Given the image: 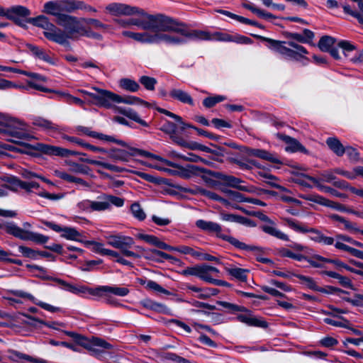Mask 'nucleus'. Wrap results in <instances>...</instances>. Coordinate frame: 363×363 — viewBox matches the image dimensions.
Returning <instances> with one entry per match:
<instances>
[{"instance_id":"a878e982","label":"nucleus","mask_w":363,"mask_h":363,"mask_svg":"<svg viewBox=\"0 0 363 363\" xmlns=\"http://www.w3.org/2000/svg\"><path fill=\"white\" fill-rule=\"evenodd\" d=\"M238 320L249 326L267 328L268 323L263 318H257L251 314H240L237 317Z\"/></svg>"},{"instance_id":"052dcab7","label":"nucleus","mask_w":363,"mask_h":363,"mask_svg":"<svg viewBox=\"0 0 363 363\" xmlns=\"http://www.w3.org/2000/svg\"><path fill=\"white\" fill-rule=\"evenodd\" d=\"M146 288L147 289L152 290V291H157V292H159L161 294H164L166 295L170 294V292L169 291L164 289L160 284H158L157 282L152 281V280H148L146 282Z\"/></svg>"},{"instance_id":"1a4fd4ad","label":"nucleus","mask_w":363,"mask_h":363,"mask_svg":"<svg viewBox=\"0 0 363 363\" xmlns=\"http://www.w3.org/2000/svg\"><path fill=\"white\" fill-rule=\"evenodd\" d=\"M108 245L113 247L119 249L121 253L125 257H138L139 255L133 253L130 249L135 244L133 238L121 234L109 235L106 236Z\"/></svg>"},{"instance_id":"4d7b16f0","label":"nucleus","mask_w":363,"mask_h":363,"mask_svg":"<svg viewBox=\"0 0 363 363\" xmlns=\"http://www.w3.org/2000/svg\"><path fill=\"white\" fill-rule=\"evenodd\" d=\"M108 209V203L104 195L100 201H92V211H101Z\"/></svg>"},{"instance_id":"2eb2a0df","label":"nucleus","mask_w":363,"mask_h":363,"mask_svg":"<svg viewBox=\"0 0 363 363\" xmlns=\"http://www.w3.org/2000/svg\"><path fill=\"white\" fill-rule=\"evenodd\" d=\"M43 223L52 230L57 233H61V236L67 240L84 242L82 235L74 228L61 227L60 225L50 221H43Z\"/></svg>"},{"instance_id":"4c0bfd02","label":"nucleus","mask_w":363,"mask_h":363,"mask_svg":"<svg viewBox=\"0 0 363 363\" xmlns=\"http://www.w3.org/2000/svg\"><path fill=\"white\" fill-rule=\"evenodd\" d=\"M80 160L82 162H86L90 164L102 167L105 169H109L112 172H117V173H121V172H123V170H124V169L122 167H118V166H116V165L107 163V162H104L102 161H99V160H91V159H88V158H85V157L80 158Z\"/></svg>"},{"instance_id":"c756f323","label":"nucleus","mask_w":363,"mask_h":363,"mask_svg":"<svg viewBox=\"0 0 363 363\" xmlns=\"http://www.w3.org/2000/svg\"><path fill=\"white\" fill-rule=\"evenodd\" d=\"M305 177L311 182L314 186H315L319 190L331 194L332 196H334L335 197L341 198V199H346L347 196L346 194L340 193L335 190V189H333L330 186L323 185L322 183L320 182V181L318 179V178L311 177L306 175Z\"/></svg>"},{"instance_id":"ddd939ff","label":"nucleus","mask_w":363,"mask_h":363,"mask_svg":"<svg viewBox=\"0 0 363 363\" xmlns=\"http://www.w3.org/2000/svg\"><path fill=\"white\" fill-rule=\"evenodd\" d=\"M249 214L257 217L262 221L269 223L268 225H263L261 226L262 230L265 233L281 240L288 241L289 240V236L284 233L281 232L278 228H277L275 227L274 223L265 214L262 213L260 211L253 212Z\"/></svg>"},{"instance_id":"393cba45","label":"nucleus","mask_w":363,"mask_h":363,"mask_svg":"<svg viewBox=\"0 0 363 363\" xmlns=\"http://www.w3.org/2000/svg\"><path fill=\"white\" fill-rule=\"evenodd\" d=\"M30 14V11L24 6H13L11 9L5 11L2 7V13L0 16H5L9 19L13 20L15 22H18L17 16L26 17Z\"/></svg>"},{"instance_id":"9d476101","label":"nucleus","mask_w":363,"mask_h":363,"mask_svg":"<svg viewBox=\"0 0 363 363\" xmlns=\"http://www.w3.org/2000/svg\"><path fill=\"white\" fill-rule=\"evenodd\" d=\"M32 148L34 150L40 152L43 154L50 156H60L62 157H67L71 155H86L85 153L70 150L69 149L50 145L42 143H38L34 145Z\"/></svg>"},{"instance_id":"c03bdc74","label":"nucleus","mask_w":363,"mask_h":363,"mask_svg":"<svg viewBox=\"0 0 363 363\" xmlns=\"http://www.w3.org/2000/svg\"><path fill=\"white\" fill-rule=\"evenodd\" d=\"M231 162L233 164H237L241 169L244 170H250L253 167H259V165L256 162L255 160H250V159H237L233 158Z\"/></svg>"},{"instance_id":"4468645a","label":"nucleus","mask_w":363,"mask_h":363,"mask_svg":"<svg viewBox=\"0 0 363 363\" xmlns=\"http://www.w3.org/2000/svg\"><path fill=\"white\" fill-rule=\"evenodd\" d=\"M282 219L284 223L294 231L301 233H310V239L315 242H320L323 233L318 230L308 228L303 223L290 218H283Z\"/></svg>"},{"instance_id":"cd10ccee","label":"nucleus","mask_w":363,"mask_h":363,"mask_svg":"<svg viewBox=\"0 0 363 363\" xmlns=\"http://www.w3.org/2000/svg\"><path fill=\"white\" fill-rule=\"evenodd\" d=\"M43 12L55 16L56 18V23L60 21L61 16L65 15V13H62L60 1H50L46 2L43 6Z\"/></svg>"},{"instance_id":"a19ab883","label":"nucleus","mask_w":363,"mask_h":363,"mask_svg":"<svg viewBox=\"0 0 363 363\" xmlns=\"http://www.w3.org/2000/svg\"><path fill=\"white\" fill-rule=\"evenodd\" d=\"M55 281L61 286L62 289L64 290H66L67 291H69L71 293L77 294L79 293H84L86 291L88 292L89 288L81 286L78 287L77 286L72 285L69 283L66 282L65 281L60 279H55Z\"/></svg>"},{"instance_id":"9b49d317","label":"nucleus","mask_w":363,"mask_h":363,"mask_svg":"<svg viewBox=\"0 0 363 363\" xmlns=\"http://www.w3.org/2000/svg\"><path fill=\"white\" fill-rule=\"evenodd\" d=\"M81 345L91 352V354L99 357L104 353V350H110L112 345L107 342L106 340L99 338L92 337L90 340H86L81 337Z\"/></svg>"},{"instance_id":"bb28decb","label":"nucleus","mask_w":363,"mask_h":363,"mask_svg":"<svg viewBox=\"0 0 363 363\" xmlns=\"http://www.w3.org/2000/svg\"><path fill=\"white\" fill-rule=\"evenodd\" d=\"M220 271L216 267L203 264L199 265L198 277L208 283H211L213 280V275L217 276Z\"/></svg>"},{"instance_id":"7ed1b4c3","label":"nucleus","mask_w":363,"mask_h":363,"mask_svg":"<svg viewBox=\"0 0 363 363\" xmlns=\"http://www.w3.org/2000/svg\"><path fill=\"white\" fill-rule=\"evenodd\" d=\"M83 18H79L68 14L61 16L57 24L65 28V30H62L65 40L62 43H57L65 45L68 44L69 39L77 40L81 36H90L89 30L84 26V21H83Z\"/></svg>"},{"instance_id":"5701e85b","label":"nucleus","mask_w":363,"mask_h":363,"mask_svg":"<svg viewBox=\"0 0 363 363\" xmlns=\"http://www.w3.org/2000/svg\"><path fill=\"white\" fill-rule=\"evenodd\" d=\"M5 187L13 191H16L19 189H22L29 192L32 189H38L40 185L35 182H23L18 179L13 178L5 186Z\"/></svg>"},{"instance_id":"0e129e2a","label":"nucleus","mask_w":363,"mask_h":363,"mask_svg":"<svg viewBox=\"0 0 363 363\" xmlns=\"http://www.w3.org/2000/svg\"><path fill=\"white\" fill-rule=\"evenodd\" d=\"M83 243H84L85 245L86 246L92 245V250L94 252H97L101 255H104L106 248L104 247V245L102 243L97 242L95 241H84Z\"/></svg>"},{"instance_id":"aec40b11","label":"nucleus","mask_w":363,"mask_h":363,"mask_svg":"<svg viewBox=\"0 0 363 363\" xmlns=\"http://www.w3.org/2000/svg\"><path fill=\"white\" fill-rule=\"evenodd\" d=\"M277 137L286 144L285 147L286 151L308 153V150L296 139L282 133H277Z\"/></svg>"},{"instance_id":"4be33fe9","label":"nucleus","mask_w":363,"mask_h":363,"mask_svg":"<svg viewBox=\"0 0 363 363\" xmlns=\"http://www.w3.org/2000/svg\"><path fill=\"white\" fill-rule=\"evenodd\" d=\"M168 94L172 99L182 104H187L190 106H195V101L191 94L182 89L172 88Z\"/></svg>"},{"instance_id":"e433bc0d","label":"nucleus","mask_w":363,"mask_h":363,"mask_svg":"<svg viewBox=\"0 0 363 363\" xmlns=\"http://www.w3.org/2000/svg\"><path fill=\"white\" fill-rule=\"evenodd\" d=\"M6 231L7 233L18 238L22 240H27L28 235V230L23 229L16 224L9 223L6 226Z\"/></svg>"},{"instance_id":"f257e3e1","label":"nucleus","mask_w":363,"mask_h":363,"mask_svg":"<svg viewBox=\"0 0 363 363\" xmlns=\"http://www.w3.org/2000/svg\"><path fill=\"white\" fill-rule=\"evenodd\" d=\"M122 35L130 38L138 42L148 44H160L164 43L169 45L184 44L185 40L178 36L164 32H150L144 31L141 33H134L131 31H123Z\"/></svg>"},{"instance_id":"6e6552de","label":"nucleus","mask_w":363,"mask_h":363,"mask_svg":"<svg viewBox=\"0 0 363 363\" xmlns=\"http://www.w3.org/2000/svg\"><path fill=\"white\" fill-rule=\"evenodd\" d=\"M33 23L44 29L45 37L55 43H62L65 40L62 30L51 23L48 18L45 16H39L32 18Z\"/></svg>"},{"instance_id":"79ce46f5","label":"nucleus","mask_w":363,"mask_h":363,"mask_svg":"<svg viewBox=\"0 0 363 363\" xmlns=\"http://www.w3.org/2000/svg\"><path fill=\"white\" fill-rule=\"evenodd\" d=\"M143 306L145 308H148L157 312L160 313H167L168 311V308L160 303H157L150 299H145L141 302Z\"/></svg>"},{"instance_id":"2f4dec72","label":"nucleus","mask_w":363,"mask_h":363,"mask_svg":"<svg viewBox=\"0 0 363 363\" xmlns=\"http://www.w3.org/2000/svg\"><path fill=\"white\" fill-rule=\"evenodd\" d=\"M15 294L19 297L26 298L30 300L33 303L39 306L40 307H41L42 308H43L44 310H46L48 311L54 313V312L59 311L60 310V308L58 307H55V306H53L47 303H45V302H43L40 301H38L33 296H32L31 294H30L28 293L22 291H18L15 293Z\"/></svg>"},{"instance_id":"58836bf2","label":"nucleus","mask_w":363,"mask_h":363,"mask_svg":"<svg viewBox=\"0 0 363 363\" xmlns=\"http://www.w3.org/2000/svg\"><path fill=\"white\" fill-rule=\"evenodd\" d=\"M145 258L157 262H162L164 259H171L172 256L162 251H160L155 249H150L145 254Z\"/></svg>"},{"instance_id":"e2e57ef3","label":"nucleus","mask_w":363,"mask_h":363,"mask_svg":"<svg viewBox=\"0 0 363 363\" xmlns=\"http://www.w3.org/2000/svg\"><path fill=\"white\" fill-rule=\"evenodd\" d=\"M320 177L318 179L320 181V183L321 182L331 183L333 182V181L335 180L336 179L333 169L323 171L320 172Z\"/></svg>"},{"instance_id":"338daca9","label":"nucleus","mask_w":363,"mask_h":363,"mask_svg":"<svg viewBox=\"0 0 363 363\" xmlns=\"http://www.w3.org/2000/svg\"><path fill=\"white\" fill-rule=\"evenodd\" d=\"M106 200L108 203V208L111 207V205H114L117 207H121L124 204V201L123 199L120 197H117L111 195H106Z\"/></svg>"},{"instance_id":"6ab92c4d","label":"nucleus","mask_w":363,"mask_h":363,"mask_svg":"<svg viewBox=\"0 0 363 363\" xmlns=\"http://www.w3.org/2000/svg\"><path fill=\"white\" fill-rule=\"evenodd\" d=\"M77 130L79 132L94 138H96L107 142L114 143L123 147L126 146V143L124 141L116 139L113 136L111 135H108L103 133H97L96 131L91 130V129L88 127L78 126L77 128Z\"/></svg>"},{"instance_id":"bf43d9fd","label":"nucleus","mask_w":363,"mask_h":363,"mask_svg":"<svg viewBox=\"0 0 363 363\" xmlns=\"http://www.w3.org/2000/svg\"><path fill=\"white\" fill-rule=\"evenodd\" d=\"M130 211L133 216L140 220H144L146 217L145 212L138 203H134L131 205Z\"/></svg>"},{"instance_id":"412c9836","label":"nucleus","mask_w":363,"mask_h":363,"mask_svg":"<svg viewBox=\"0 0 363 363\" xmlns=\"http://www.w3.org/2000/svg\"><path fill=\"white\" fill-rule=\"evenodd\" d=\"M92 89L96 91V94L89 92L84 89H79L77 91L92 98L96 101V105L106 108L108 91L96 86H93Z\"/></svg>"},{"instance_id":"49530a36","label":"nucleus","mask_w":363,"mask_h":363,"mask_svg":"<svg viewBox=\"0 0 363 363\" xmlns=\"http://www.w3.org/2000/svg\"><path fill=\"white\" fill-rule=\"evenodd\" d=\"M119 85L122 89L131 92H135L140 89L139 84L135 81L128 78L121 79Z\"/></svg>"},{"instance_id":"6e6d98bb","label":"nucleus","mask_w":363,"mask_h":363,"mask_svg":"<svg viewBox=\"0 0 363 363\" xmlns=\"http://www.w3.org/2000/svg\"><path fill=\"white\" fill-rule=\"evenodd\" d=\"M18 251L23 257L27 258L35 259L38 256V251L24 245L18 246Z\"/></svg>"},{"instance_id":"ea45409f","label":"nucleus","mask_w":363,"mask_h":363,"mask_svg":"<svg viewBox=\"0 0 363 363\" xmlns=\"http://www.w3.org/2000/svg\"><path fill=\"white\" fill-rule=\"evenodd\" d=\"M326 144L329 148L337 156H342L344 153H345L344 146L337 138H328L326 140Z\"/></svg>"},{"instance_id":"864d4df0","label":"nucleus","mask_w":363,"mask_h":363,"mask_svg":"<svg viewBox=\"0 0 363 363\" xmlns=\"http://www.w3.org/2000/svg\"><path fill=\"white\" fill-rule=\"evenodd\" d=\"M123 115L126 117L129 118L130 119L138 123L144 127H147L148 123L145 121L144 120L141 119L137 112L133 111L131 108H128L127 111H123Z\"/></svg>"},{"instance_id":"7c9ffc66","label":"nucleus","mask_w":363,"mask_h":363,"mask_svg":"<svg viewBox=\"0 0 363 363\" xmlns=\"http://www.w3.org/2000/svg\"><path fill=\"white\" fill-rule=\"evenodd\" d=\"M164 133L170 135L171 139L178 145H184V140L177 135V125L170 121H166L160 128Z\"/></svg>"},{"instance_id":"39448f33","label":"nucleus","mask_w":363,"mask_h":363,"mask_svg":"<svg viewBox=\"0 0 363 363\" xmlns=\"http://www.w3.org/2000/svg\"><path fill=\"white\" fill-rule=\"evenodd\" d=\"M196 226L200 228L202 230L208 232V233H215L216 235L221 238L223 240L228 242L230 244L233 245L238 249L246 250V251H255L259 248L258 247L254 245H249L242 242H240L237 238H233L229 235H224L221 234V226L217 223L212 221H207L202 219L198 220L196 222Z\"/></svg>"},{"instance_id":"c85d7f7f","label":"nucleus","mask_w":363,"mask_h":363,"mask_svg":"<svg viewBox=\"0 0 363 363\" xmlns=\"http://www.w3.org/2000/svg\"><path fill=\"white\" fill-rule=\"evenodd\" d=\"M247 153L249 155L255 156L273 163H281V161L277 155L266 151L264 150L248 148L247 150Z\"/></svg>"},{"instance_id":"f03ea898","label":"nucleus","mask_w":363,"mask_h":363,"mask_svg":"<svg viewBox=\"0 0 363 363\" xmlns=\"http://www.w3.org/2000/svg\"><path fill=\"white\" fill-rule=\"evenodd\" d=\"M143 17L142 19L130 18L128 23L130 26H136L144 31L150 32H164L167 33L169 23V16L164 14L151 15L147 13L143 10V13H135Z\"/></svg>"},{"instance_id":"680f3d73","label":"nucleus","mask_w":363,"mask_h":363,"mask_svg":"<svg viewBox=\"0 0 363 363\" xmlns=\"http://www.w3.org/2000/svg\"><path fill=\"white\" fill-rule=\"evenodd\" d=\"M217 303L219 306H221L232 312L245 311H246V308L243 306H240L233 304V303L226 302V301H217Z\"/></svg>"},{"instance_id":"37998d69","label":"nucleus","mask_w":363,"mask_h":363,"mask_svg":"<svg viewBox=\"0 0 363 363\" xmlns=\"http://www.w3.org/2000/svg\"><path fill=\"white\" fill-rule=\"evenodd\" d=\"M28 48L30 52H32V53L39 59L50 64L53 63L52 57L44 50L30 44L28 45Z\"/></svg>"},{"instance_id":"a211bd4d","label":"nucleus","mask_w":363,"mask_h":363,"mask_svg":"<svg viewBox=\"0 0 363 363\" xmlns=\"http://www.w3.org/2000/svg\"><path fill=\"white\" fill-rule=\"evenodd\" d=\"M114 103H123L127 104H139L144 105L147 107L150 106V104L147 101H145L142 99H140L138 97L136 96H127V97H122L112 91H108V97H107V106H106V108H111L113 107V104Z\"/></svg>"},{"instance_id":"de8ad7c7","label":"nucleus","mask_w":363,"mask_h":363,"mask_svg":"<svg viewBox=\"0 0 363 363\" xmlns=\"http://www.w3.org/2000/svg\"><path fill=\"white\" fill-rule=\"evenodd\" d=\"M335 39L328 35L323 36L318 42V48L323 52L329 51L334 45Z\"/></svg>"},{"instance_id":"f3484780","label":"nucleus","mask_w":363,"mask_h":363,"mask_svg":"<svg viewBox=\"0 0 363 363\" xmlns=\"http://www.w3.org/2000/svg\"><path fill=\"white\" fill-rule=\"evenodd\" d=\"M106 9L114 16H133L135 13H143V10L138 7L119 3L110 4Z\"/></svg>"},{"instance_id":"20e7f679","label":"nucleus","mask_w":363,"mask_h":363,"mask_svg":"<svg viewBox=\"0 0 363 363\" xmlns=\"http://www.w3.org/2000/svg\"><path fill=\"white\" fill-rule=\"evenodd\" d=\"M167 33L180 37L183 38L185 42L186 39L190 40H213V35L208 32L194 30L189 31L184 23L177 21L176 19L171 18H169V23L168 26Z\"/></svg>"},{"instance_id":"69168bd1","label":"nucleus","mask_w":363,"mask_h":363,"mask_svg":"<svg viewBox=\"0 0 363 363\" xmlns=\"http://www.w3.org/2000/svg\"><path fill=\"white\" fill-rule=\"evenodd\" d=\"M177 252L184 255H191L194 257L200 256V254L198 252L195 251L192 247L186 245L177 247Z\"/></svg>"},{"instance_id":"774afa93","label":"nucleus","mask_w":363,"mask_h":363,"mask_svg":"<svg viewBox=\"0 0 363 363\" xmlns=\"http://www.w3.org/2000/svg\"><path fill=\"white\" fill-rule=\"evenodd\" d=\"M324 322L327 324L342 328H347L349 322L346 320H335L330 318H325Z\"/></svg>"},{"instance_id":"0eeeda50","label":"nucleus","mask_w":363,"mask_h":363,"mask_svg":"<svg viewBox=\"0 0 363 363\" xmlns=\"http://www.w3.org/2000/svg\"><path fill=\"white\" fill-rule=\"evenodd\" d=\"M255 36L261 40L267 43V47L269 50L279 53L286 60L301 61L304 59L308 60L304 55L297 52L293 49L286 47L284 45L286 43L284 41L277 40L261 35Z\"/></svg>"},{"instance_id":"603ef678","label":"nucleus","mask_w":363,"mask_h":363,"mask_svg":"<svg viewBox=\"0 0 363 363\" xmlns=\"http://www.w3.org/2000/svg\"><path fill=\"white\" fill-rule=\"evenodd\" d=\"M48 240L49 238L48 236L32 231H29L27 238V240H30L38 244H45Z\"/></svg>"},{"instance_id":"5fc2aeb1","label":"nucleus","mask_w":363,"mask_h":363,"mask_svg":"<svg viewBox=\"0 0 363 363\" xmlns=\"http://www.w3.org/2000/svg\"><path fill=\"white\" fill-rule=\"evenodd\" d=\"M128 156V152L121 149H113L110 153V157L115 160L127 161Z\"/></svg>"},{"instance_id":"a18cd8bd","label":"nucleus","mask_w":363,"mask_h":363,"mask_svg":"<svg viewBox=\"0 0 363 363\" xmlns=\"http://www.w3.org/2000/svg\"><path fill=\"white\" fill-rule=\"evenodd\" d=\"M294 276L300 279L301 283L302 284L305 285L310 289L321 292L323 291V289L318 287V286L316 284L315 281L313 280V278L301 274H294Z\"/></svg>"},{"instance_id":"f8f14e48","label":"nucleus","mask_w":363,"mask_h":363,"mask_svg":"<svg viewBox=\"0 0 363 363\" xmlns=\"http://www.w3.org/2000/svg\"><path fill=\"white\" fill-rule=\"evenodd\" d=\"M163 163L169 167L176 168V169H167V172L170 174L179 176L183 179H189L193 176L196 175L198 172H201V168L193 164H188L186 167H182L166 159L163 160Z\"/></svg>"},{"instance_id":"3c124183","label":"nucleus","mask_w":363,"mask_h":363,"mask_svg":"<svg viewBox=\"0 0 363 363\" xmlns=\"http://www.w3.org/2000/svg\"><path fill=\"white\" fill-rule=\"evenodd\" d=\"M226 99V97L222 95H213L206 97L203 101V105L206 108H212L217 104L222 102Z\"/></svg>"},{"instance_id":"72a5a7b5","label":"nucleus","mask_w":363,"mask_h":363,"mask_svg":"<svg viewBox=\"0 0 363 363\" xmlns=\"http://www.w3.org/2000/svg\"><path fill=\"white\" fill-rule=\"evenodd\" d=\"M224 182L226 184V185L233 188H236L240 191H244L250 193L256 192V188L254 186L248 187L246 186L240 185L242 181L240 179L235 177L234 176L226 175L225 177Z\"/></svg>"},{"instance_id":"c9c22d12","label":"nucleus","mask_w":363,"mask_h":363,"mask_svg":"<svg viewBox=\"0 0 363 363\" xmlns=\"http://www.w3.org/2000/svg\"><path fill=\"white\" fill-rule=\"evenodd\" d=\"M62 13H72L76 10L83 9L84 2L75 0H60Z\"/></svg>"},{"instance_id":"473e14b6","label":"nucleus","mask_w":363,"mask_h":363,"mask_svg":"<svg viewBox=\"0 0 363 363\" xmlns=\"http://www.w3.org/2000/svg\"><path fill=\"white\" fill-rule=\"evenodd\" d=\"M33 124L48 133H55L59 130L57 125L42 117L33 118Z\"/></svg>"},{"instance_id":"423d86ee","label":"nucleus","mask_w":363,"mask_h":363,"mask_svg":"<svg viewBox=\"0 0 363 363\" xmlns=\"http://www.w3.org/2000/svg\"><path fill=\"white\" fill-rule=\"evenodd\" d=\"M0 133L4 136L11 137L9 140L13 143H18V140H26L32 138L29 131V126L24 122L11 119L9 121L6 125L0 128Z\"/></svg>"},{"instance_id":"f704fd0d","label":"nucleus","mask_w":363,"mask_h":363,"mask_svg":"<svg viewBox=\"0 0 363 363\" xmlns=\"http://www.w3.org/2000/svg\"><path fill=\"white\" fill-rule=\"evenodd\" d=\"M330 218L333 221L339 222L342 223L345 228V229L350 231L351 233H359L363 235V230L358 228L356 226V224L350 222L346 220L345 218L337 215V214H331L329 216Z\"/></svg>"},{"instance_id":"8fccbe9b","label":"nucleus","mask_w":363,"mask_h":363,"mask_svg":"<svg viewBox=\"0 0 363 363\" xmlns=\"http://www.w3.org/2000/svg\"><path fill=\"white\" fill-rule=\"evenodd\" d=\"M67 164L69 166V171L74 173L88 174L90 172V168L89 167L74 162H68Z\"/></svg>"},{"instance_id":"13d9d810","label":"nucleus","mask_w":363,"mask_h":363,"mask_svg":"<svg viewBox=\"0 0 363 363\" xmlns=\"http://www.w3.org/2000/svg\"><path fill=\"white\" fill-rule=\"evenodd\" d=\"M139 82L145 86V88L150 91H153L157 84L156 79L147 76H142Z\"/></svg>"},{"instance_id":"dca6fc26","label":"nucleus","mask_w":363,"mask_h":363,"mask_svg":"<svg viewBox=\"0 0 363 363\" xmlns=\"http://www.w3.org/2000/svg\"><path fill=\"white\" fill-rule=\"evenodd\" d=\"M88 292L97 296H107L108 294H112L117 296H125L129 294V289L126 287H121L117 286H101L95 289H88Z\"/></svg>"},{"instance_id":"b1692460","label":"nucleus","mask_w":363,"mask_h":363,"mask_svg":"<svg viewBox=\"0 0 363 363\" xmlns=\"http://www.w3.org/2000/svg\"><path fill=\"white\" fill-rule=\"evenodd\" d=\"M7 357L13 362H28L32 363H48L45 360L42 359L34 358L26 354H23L16 350H9L7 352Z\"/></svg>"},{"instance_id":"09e8293b","label":"nucleus","mask_w":363,"mask_h":363,"mask_svg":"<svg viewBox=\"0 0 363 363\" xmlns=\"http://www.w3.org/2000/svg\"><path fill=\"white\" fill-rule=\"evenodd\" d=\"M226 271L229 274L242 281H245L247 279V272H248L247 269L239 267H230L226 268Z\"/></svg>"}]
</instances>
